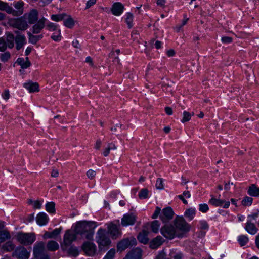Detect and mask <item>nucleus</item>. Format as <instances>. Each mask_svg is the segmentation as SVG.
I'll use <instances>...</instances> for the list:
<instances>
[{
  "label": "nucleus",
  "mask_w": 259,
  "mask_h": 259,
  "mask_svg": "<svg viewBox=\"0 0 259 259\" xmlns=\"http://www.w3.org/2000/svg\"><path fill=\"white\" fill-rule=\"evenodd\" d=\"M97 224L94 221H79L76 223L74 231L77 235H80L81 238L88 240H92L94 234V229Z\"/></svg>",
  "instance_id": "1"
},
{
  "label": "nucleus",
  "mask_w": 259,
  "mask_h": 259,
  "mask_svg": "<svg viewBox=\"0 0 259 259\" xmlns=\"http://www.w3.org/2000/svg\"><path fill=\"white\" fill-rule=\"evenodd\" d=\"M33 259H50L45 249V244L43 242L36 243L33 247Z\"/></svg>",
  "instance_id": "2"
},
{
  "label": "nucleus",
  "mask_w": 259,
  "mask_h": 259,
  "mask_svg": "<svg viewBox=\"0 0 259 259\" xmlns=\"http://www.w3.org/2000/svg\"><path fill=\"white\" fill-rule=\"evenodd\" d=\"M77 235L75 231L73 232L71 230H67L65 231L63 236V241L60 243L61 248L63 251L66 250L71 245L72 242L76 240Z\"/></svg>",
  "instance_id": "3"
},
{
  "label": "nucleus",
  "mask_w": 259,
  "mask_h": 259,
  "mask_svg": "<svg viewBox=\"0 0 259 259\" xmlns=\"http://www.w3.org/2000/svg\"><path fill=\"white\" fill-rule=\"evenodd\" d=\"M96 242L98 244L99 248L107 246L110 245L111 241L107 234L105 229L100 228L97 231L96 236Z\"/></svg>",
  "instance_id": "4"
},
{
  "label": "nucleus",
  "mask_w": 259,
  "mask_h": 259,
  "mask_svg": "<svg viewBox=\"0 0 259 259\" xmlns=\"http://www.w3.org/2000/svg\"><path fill=\"white\" fill-rule=\"evenodd\" d=\"M8 24L10 26L21 31H25L29 27L28 23L26 19L24 18V15L18 18L9 19Z\"/></svg>",
  "instance_id": "5"
},
{
  "label": "nucleus",
  "mask_w": 259,
  "mask_h": 259,
  "mask_svg": "<svg viewBox=\"0 0 259 259\" xmlns=\"http://www.w3.org/2000/svg\"><path fill=\"white\" fill-rule=\"evenodd\" d=\"M161 234L166 238L173 239L175 236L182 237V234L177 231L174 226L165 225L161 228Z\"/></svg>",
  "instance_id": "6"
},
{
  "label": "nucleus",
  "mask_w": 259,
  "mask_h": 259,
  "mask_svg": "<svg viewBox=\"0 0 259 259\" xmlns=\"http://www.w3.org/2000/svg\"><path fill=\"white\" fill-rule=\"evenodd\" d=\"M174 224L177 231L182 234V237L184 233L187 232L190 230V226L182 217H177L174 220Z\"/></svg>",
  "instance_id": "7"
},
{
  "label": "nucleus",
  "mask_w": 259,
  "mask_h": 259,
  "mask_svg": "<svg viewBox=\"0 0 259 259\" xmlns=\"http://www.w3.org/2000/svg\"><path fill=\"white\" fill-rule=\"evenodd\" d=\"M17 238L21 244L25 245L32 244L35 240L34 235L30 233H19Z\"/></svg>",
  "instance_id": "8"
},
{
  "label": "nucleus",
  "mask_w": 259,
  "mask_h": 259,
  "mask_svg": "<svg viewBox=\"0 0 259 259\" xmlns=\"http://www.w3.org/2000/svg\"><path fill=\"white\" fill-rule=\"evenodd\" d=\"M39 12L36 9H32L28 12L26 13L24 15V18L27 20L28 24H34L38 20Z\"/></svg>",
  "instance_id": "9"
},
{
  "label": "nucleus",
  "mask_w": 259,
  "mask_h": 259,
  "mask_svg": "<svg viewBox=\"0 0 259 259\" xmlns=\"http://www.w3.org/2000/svg\"><path fill=\"white\" fill-rule=\"evenodd\" d=\"M47 22V19L42 17L40 19L36 21L31 28V31L33 34L40 33L43 29L45 27Z\"/></svg>",
  "instance_id": "10"
},
{
  "label": "nucleus",
  "mask_w": 259,
  "mask_h": 259,
  "mask_svg": "<svg viewBox=\"0 0 259 259\" xmlns=\"http://www.w3.org/2000/svg\"><path fill=\"white\" fill-rule=\"evenodd\" d=\"M30 255V252L23 246H19L16 248L12 253V256L18 259H28Z\"/></svg>",
  "instance_id": "11"
},
{
  "label": "nucleus",
  "mask_w": 259,
  "mask_h": 259,
  "mask_svg": "<svg viewBox=\"0 0 259 259\" xmlns=\"http://www.w3.org/2000/svg\"><path fill=\"white\" fill-rule=\"evenodd\" d=\"M81 248L86 255L93 256L96 251V246L94 243L90 241L84 242L81 246Z\"/></svg>",
  "instance_id": "12"
},
{
  "label": "nucleus",
  "mask_w": 259,
  "mask_h": 259,
  "mask_svg": "<svg viewBox=\"0 0 259 259\" xmlns=\"http://www.w3.org/2000/svg\"><path fill=\"white\" fill-rule=\"evenodd\" d=\"M174 212L170 207L164 208L160 214V218L163 223L169 222L173 218Z\"/></svg>",
  "instance_id": "13"
},
{
  "label": "nucleus",
  "mask_w": 259,
  "mask_h": 259,
  "mask_svg": "<svg viewBox=\"0 0 259 259\" xmlns=\"http://www.w3.org/2000/svg\"><path fill=\"white\" fill-rule=\"evenodd\" d=\"M120 225H116L112 222L109 223L108 225V232L111 235L113 239H116L121 236V232L120 231Z\"/></svg>",
  "instance_id": "14"
},
{
  "label": "nucleus",
  "mask_w": 259,
  "mask_h": 259,
  "mask_svg": "<svg viewBox=\"0 0 259 259\" xmlns=\"http://www.w3.org/2000/svg\"><path fill=\"white\" fill-rule=\"evenodd\" d=\"M16 36H15V42L16 43V49L20 50L22 49L26 43V39L25 36L18 31H15Z\"/></svg>",
  "instance_id": "15"
},
{
  "label": "nucleus",
  "mask_w": 259,
  "mask_h": 259,
  "mask_svg": "<svg viewBox=\"0 0 259 259\" xmlns=\"http://www.w3.org/2000/svg\"><path fill=\"white\" fill-rule=\"evenodd\" d=\"M136 221V217L133 213H127L123 215L121 219V225L123 226L133 225Z\"/></svg>",
  "instance_id": "16"
},
{
  "label": "nucleus",
  "mask_w": 259,
  "mask_h": 259,
  "mask_svg": "<svg viewBox=\"0 0 259 259\" xmlns=\"http://www.w3.org/2000/svg\"><path fill=\"white\" fill-rule=\"evenodd\" d=\"M5 225L3 222H0V243L4 242L11 238L9 231L6 229L3 230Z\"/></svg>",
  "instance_id": "17"
},
{
  "label": "nucleus",
  "mask_w": 259,
  "mask_h": 259,
  "mask_svg": "<svg viewBox=\"0 0 259 259\" xmlns=\"http://www.w3.org/2000/svg\"><path fill=\"white\" fill-rule=\"evenodd\" d=\"M124 9V6L121 3L116 2L113 4L111 11L114 15L118 16L122 13Z\"/></svg>",
  "instance_id": "18"
},
{
  "label": "nucleus",
  "mask_w": 259,
  "mask_h": 259,
  "mask_svg": "<svg viewBox=\"0 0 259 259\" xmlns=\"http://www.w3.org/2000/svg\"><path fill=\"white\" fill-rule=\"evenodd\" d=\"M135 242H136L135 239L131 240H130L128 238L124 239L117 244V249L118 250L122 251L132 245V242L134 243Z\"/></svg>",
  "instance_id": "19"
},
{
  "label": "nucleus",
  "mask_w": 259,
  "mask_h": 259,
  "mask_svg": "<svg viewBox=\"0 0 259 259\" xmlns=\"http://www.w3.org/2000/svg\"><path fill=\"white\" fill-rule=\"evenodd\" d=\"M141 249L136 248L130 251L123 259H141Z\"/></svg>",
  "instance_id": "20"
},
{
  "label": "nucleus",
  "mask_w": 259,
  "mask_h": 259,
  "mask_svg": "<svg viewBox=\"0 0 259 259\" xmlns=\"http://www.w3.org/2000/svg\"><path fill=\"white\" fill-rule=\"evenodd\" d=\"M209 203L216 207L221 206L223 203H224V205L223 206L224 208H228L230 206L229 201H225L224 200L217 199L214 197H212V198L209 200Z\"/></svg>",
  "instance_id": "21"
},
{
  "label": "nucleus",
  "mask_w": 259,
  "mask_h": 259,
  "mask_svg": "<svg viewBox=\"0 0 259 259\" xmlns=\"http://www.w3.org/2000/svg\"><path fill=\"white\" fill-rule=\"evenodd\" d=\"M0 10L6 11L8 14H12L14 16L17 15V12L10 6L9 4L0 0Z\"/></svg>",
  "instance_id": "22"
},
{
  "label": "nucleus",
  "mask_w": 259,
  "mask_h": 259,
  "mask_svg": "<svg viewBox=\"0 0 259 259\" xmlns=\"http://www.w3.org/2000/svg\"><path fill=\"white\" fill-rule=\"evenodd\" d=\"M163 241V238L160 236H158L150 241L149 246L151 249H156L160 246Z\"/></svg>",
  "instance_id": "23"
},
{
  "label": "nucleus",
  "mask_w": 259,
  "mask_h": 259,
  "mask_svg": "<svg viewBox=\"0 0 259 259\" xmlns=\"http://www.w3.org/2000/svg\"><path fill=\"white\" fill-rule=\"evenodd\" d=\"M36 222L39 225H46L49 220L48 216L44 212L39 213L36 218Z\"/></svg>",
  "instance_id": "24"
},
{
  "label": "nucleus",
  "mask_w": 259,
  "mask_h": 259,
  "mask_svg": "<svg viewBox=\"0 0 259 259\" xmlns=\"http://www.w3.org/2000/svg\"><path fill=\"white\" fill-rule=\"evenodd\" d=\"M62 230L61 228L54 229L52 232L46 231L43 235V238L45 239L49 238H55L58 235Z\"/></svg>",
  "instance_id": "25"
},
{
  "label": "nucleus",
  "mask_w": 259,
  "mask_h": 259,
  "mask_svg": "<svg viewBox=\"0 0 259 259\" xmlns=\"http://www.w3.org/2000/svg\"><path fill=\"white\" fill-rule=\"evenodd\" d=\"M24 87L27 89L30 93L38 92L39 84L37 82H29L24 84Z\"/></svg>",
  "instance_id": "26"
},
{
  "label": "nucleus",
  "mask_w": 259,
  "mask_h": 259,
  "mask_svg": "<svg viewBox=\"0 0 259 259\" xmlns=\"http://www.w3.org/2000/svg\"><path fill=\"white\" fill-rule=\"evenodd\" d=\"M6 38L5 39L8 47L10 49H12L14 47V41L15 40V37L14 34L11 32H7L6 33Z\"/></svg>",
  "instance_id": "27"
},
{
  "label": "nucleus",
  "mask_w": 259,
  "mask_h": 259,
  "mask_svg": "<svg viewBox=\"0 0 259 259\" xmlns=\"http://www.w3.org/2000/svg\"><path fill=\"white\" fill-rule=\"evenodd\" d=\"M245 228L248 233L252 235L256 234L258 230L255 225L250 221H247L246 224Z\"/></svg>",
  "instance_id": "28"
},
{
  "label": "nucleus",
  "mask_w": 259,
  "mask_h": 259,
  "mask_svg": "<svg viewBox=\"0 0 259 259\" xmlns=\"http://www.w3.org/2000/svg\"><path fill=\"white\" fill-rule=\"evenodd\" d=\"M149 232L145 230H143L141 232H140L138 236V240L144 244H146L149 240L148 238V234Z\"/></svg>",
  "instance_id": "29"
},
{
  "label": "nucleus",
  "mask_w": 259,
  "mask_h": 259,
  "mask_svg": "<svg viewBox=\"0 0 259 259\" xmlns=\"http://www.w3.org/2000/svg\"><path fill=\"white\" fill-rule=\"evenodd\" d=\"M29 42L32 44H36L39 40L42 39L43 35L42 34L39 35H34L32 32H28L27 33Z\"/></svg>",
  "instance_id": "30"
},
{
  "label": "nucleus",
  "mask_w": 259,
  "mask_h": 259,
  "mask_svg": "<svg viewBox=\"0 0 259 259\" xmlns=\"http://www.w3.org/2000/svg\"><path fill=\"white\" fill-rule=\"evenodd\" d=\"M247 193L251 196H259V188H257L255 184H252L249 187Z\"/></svg>",
  "instance_id": "31"
},
{
  "label": "nucleus",
  "mask_w": 259,
  "mask_h": 259,
  "mask_svg": "<svg viewBox=\"0 0 259 259\" xmlns=\"http://www.w3.org/2000/svg\"><path fill=\"white\" fill-rule=\"evenodd\" d=\"M63 24L65 27L71 29L74 26L75 22L70 15L67 14V16H66L63 21Z\"/></svg>",
  "instance_id": "32"
},
{
  "label": "nucleus",
  "mask_w": 259,
  "mask_h": 259,
  "mask_svg": "<svg viewBox=\"0 0 259 259\" xmlns=\"http://www.w3.org/2000/svg\"><path fill=\"white\" fill-rule=\"evenodd\" d=\"M15 247V245L12 241H8L4 244L2 247L1 250L7 252H11L13 251Z\"/></svg>",
  "instance_id": "33"
},
{
  "label": "nucleus",
  "mask_w": 259,
  "mask_h": 259,
  "mask_svg": "<svg viewBox=\"0 0 259 259\" xmlns=\"http://www.w3.org/2000/svg\"><path fill=\"white\" fill-rule=\"evenodd\" d=\"M64 251H66L68 255L74 257L77 256L79 254L77 248L73 245H70L66 250H65Z\"/></svg>",
  "instance_id": "34"
},
{
  "label": "nucleus",
  "mask_w": 259,
  "mask_h": 259,
  "mask_svg": "<svg viewBox=\"0 0 259 259\" xmlns=\"http://www.w3.org/2000/svg\"><path fill=\"white\" fill-rule=\"evenodd\" d=\"M16 63L20 65L22 69L27 68L31 65L30 61H25L23 58H18Z\"/></svg>",
  "instance_id": "35"
},
{
  "label": "nucleus",
  "mask_w": 259,
  "mask_h": 259,
  "mask_svg": "<svg viewBox=\"0 0 259 259\" xmlns=\"http://www.w3.org/2000/svg\"><path fill=\"white\" fill-rule=\"evenodd\" d=\"M47 248L49 251H54L59 248V244L55 241H49L47 244Z\"/></svg>",
  "instance_id": "36"
},
{
  "label": "nucleus",
  "mask_w": 259,
  "mask_h": 259,
  "mask_svg": "<svg viewBox=\"0 0 259 259\" xmlns=\"http://www.w3.org/2000/svg\"><path fill=\"white\" fill-rule=\"evenodd\" d=\"M117 149L116 145L113 143H110L107 145L103 152L104 156L107 157L109 155L111 150H115Z\"/></svg>",
  "instance_id": "37"
},
{
  "label": "nucleus",
  "mask_w": 259,
  "mask_h": 259,
  "mask_svg": "<svg viewBox=\"0 0 259 259\" xmlns=\"http://www.w3.org/2000/svg\"><path fill=\"white\" fill-rule=\"evenodd\" d=\"M196 214L195 209L190 208L187 209L184 213V216L187 218L188 220H192L194 219Z\"/></svg>",
  "instance_id": "38"
},
{
  "label": "nucleus",
  "mask_w": 259,
  "mask_h": 259,
  "mask_svg": "<svg viewBox=\"0 0 259 259\" xmlns=\"http://www.w3.org/2000/svg\"><path fill=\"white\" fill-rule=\"evenodd\" d=\"M66 16H67V14L66 13H61L58 14H53L51 16V19L52 20L55 22H59L62 20H64Z\"/></svg>",
  "instance_id": "39"
},
{
  "label": "nucleus",
  "mask_w": 259,
  "mask_h": 259,
  "mask_svg": "<svg viewBox=\"0 0 259 259\" xmlns=\"http://www.w3.org/2000/svg\"><path fill=\"white\" fill-rule=\"evenodd\" d=\"M55 204L54 202H48L46 204V210L49 213H54L55 212Z\"/></svg>",
  "instance_id": "40"
},
{
  "label": "nucleus",
  "mask_w": 259,
  "mask_h": 259,
  "mask_svg": "<svg viewBox=\"0 0 259 259\" xmlns=\"http://www.w3.org/2000/svg\"><path fill=\"white\" fill-rule=\"evenodd\" d=\"M194 115V113H192L191 114L190 112L185 111L183 113V118L181 120L182 123H185L186 122L189 121L190 120L191 117Z\"/></svg>",
  "instance_id": "41"
},
{
  "label": "nucleus",
  "mask_w": 259,
  "mask_h": 259,
  "mask_svg": "<svg viewBox=\"0 0 259 259\" xmlns=\"http://www.w3.org/2000/svg\"><path fill=\"white\" fill-rule=\"evenodd\" d=\"M133 15L131 13H127L126 14V17L125 19V22L128 25L129 28H131L133 27Z\"/></svg>",
  "instance_id": "42"
},
{
  "label": "nucleus",
  "mask_w": 259,
  "mask_h": 259,
  "mask_svg": "<svg viewBox=\"0 0 259 259\" xmlns=\"http://www.w3.org/2000/svg\"><path fill=\"white\" fill-rule=\"evenodd\" d=\"M253 201L252 198L249 196H245L241 201V204L243 206H250Z\"/></svg>",
  "instance_id": "43"
},
{
  "label": "nucleus",
  "mask_w": 259,
  "mask_h": 259,
  "mask_svg": "<svg viewBox=\"0 0 259 259\" xmlns=\"http://www.w3.org/2000/svg\"><path fill=\"white\" fill-rule=\"evenodd\" d=\"M160 226V223L158 221L155 220L151 222V228L152 231L154 233H157Z\"/></svg>",
  "instance_id": "44"
},
{
  "label": "nucleus",
  "mask_w": 259,
  "mask_h": 259,
  "mask_svg": "<svg viewBox=\"0 0 259 259\" xmlns=\"http://www.w3.org/2000/svg\"><path fill=\"white\" fill-rule=\"evenodd\" d=\"M148 190L146 188L142 189L138 194L140 199H146L148 197Z\"/></svg>",
  "instance_id": "45"
},
{
  "label": "nucleus",
  "mask_w": 259,
  "mask_h": 259,
  "mask_svg": "<svg viewBox=\"0 0 259 259\" xmlns=\"http://www.w3.org/2000/svg\"><path fill=\"white\" fill-rule=\"evenodd\" d=\"M51 38L55 41H60L61 39V30L58 29L56 33L52 34Z\"/></svg>",
  "instance_id": "46"
},
{
  "label": "nucleus",
  "mask_w": 259,
  "mask_h": 259,
  "mask_svg": "<svg viewBox=\"0 0 259 259\" xmlns=\"http://www.w3.org/2000/svg\"><path fill=\"white\" fill-rule=\"evenodd\" d=\"M155 187L157 189L162 190L164 189L163 180L161 178L156 179Z\"/></svg>",
  "instance_id": "47"
},
{
  "label": "nucleus",
  "mask_w": 259,
  "mask_h": 259,
  "mask_svg": "<svg viewBox=\"0 0 259 259\" xmlns=\"http://www.w3.org/2000/svg\"><path fill=\"white\" fill-rule=\"evenodd\" d=\"M45 26L49 31L57 30V25L53 22H49L47 23Z\"/></svg>",
  "instance_id": "48"
},
{
  "label": "nucleus",
  "mask_w": 259,
  "mask_h": 259,
  "mask_svg": "<svg viewBox=\"0 0 259 259\" xmlns=\"http://www.w3.org/2000/svg\"><path fill=\"white\" fill-rule=\"evenodd\" d=\"M11 57V54L9 52H6L1 54L0 58L2 62H7Z\"/></svg>",
  "instance_id": "49"
},
{
  "label": "nucleus",
  "mask_w": 259,
  "mask_h": 259,
  "mask_svg": "<svg viewBox=\"0 0 259 259\" xmlns=\"http://www.w3.org/2000/svg\"><path fill=\"white\" fill-rule=\"evenodd\" d=\"M8 47L5 39L3 37L0 38V51L4 52Z\"/></svg>",
  "instance_id": "50"
},
{
  "label": "nucleus",
  "mask_w": 259,
  "mask_h": 259,
  "mask_svg": "<svg viewBox=\"0 0 259 259\" xmlns=\"http://www.w3.org/2000/svg\"><path fill=\"white\" fill-rule=\"evenodd\" d=\"M248 241V237L245 235L240 236L238 239V241L241 246L245 245Z\"/></svg>",
  "instance_id": "51"
},
{
  "label": "nucleus",
  "mask_w": 259,
  "mask_h": 259,
  "mask_svg": "<svg viewBox=\"0 0 259 259\" xmlns=\"http://www.w3.org/2000/svg\"><path fill=\"white\" fill-rule=\"evenodd\" d=\"M96 174V171L92 169H89L87 172V176L91 180L94 179Z\"/></svg>",
  "instance_id": "52"
},
{
  "label": "nucleus",
  "mask_w": 259,
  "mask_h": 259,
  "mask_svg": "<svg viewBox=\"0 0 259 259\" xmlns=\"http://www.w3.org/2000/svg\"><path fill=\"white\" fill-rule=\"evenodd\" d=\"M23 5H24V3L22 1L17 2L14 5V7L16 9H17L18 10H19V15H21L23 13V12L22 11H20V10L23 8Z\"/></svg>",
  "instance_id": "53"
},
{
  "label": "nucleus",
  "mask_w": 259,
  "mask_h": 259,
  "mask_svg": "<svg viewBox=\"0 0 259 259\" xmlns=\"http://www.w3.org/2000/svg\"><path fill=\"white\" fill-rule=\"evenodd\" d=\"M115 253L114 249L110 250L103 259H113Z\"/></svg>",
  "instance_id": "54"
},
{
  "label": "nucleus",
  "mask_w": 259,
  "mask_h": 259,
  "mask_svg": "<svg viewBox=\"0 0 259 259\" xmlns=\"http://www.w3.org/2000/svg\"><path fill=\"white\" fill-rule=\"evenodd\" d=\"M199 211L205 213L209 210L208 206L207 204H201L199 205Z\"/></svg>",
  "instance_id": "55"
},
{
  "label": "nucleus",
  "mask_w": 259,
  "mask_h": 259,
  "mask_svg": "<svg viewBox=\"0 0 259 259\" xmlns=\"http://www.w3.org/2000/svg\"><path fill=\"white\" fill-rule=\"evenodd\" d=\"M4 99L8 100L10 97L9 91L8 90H5L4 93L2 95Z\"/></svg>",
  "instance_id": "56"
},
{
  "label": "nucleus",
  "mask_w": 259,
  "mask_h": 259,
  "mask_svg": "<svg viewBox=\"0 0 259 259\" xmlns=\"http://www.w3.org/2000/svg\"><path fill=\"white\" fill-rule=\"evenodd\" d=\"M41 207V203L39 200L34 201L33 204L34 209H40Z\"/></svg>",
  "instance_id": "57"
},
{
  "label": "nucleus",
  "mask_w": 259,
  "mask_h": 259,
  "mask_svg": "<svg viewBox=\"0 0 259 259\" xmlns=\"http://www.w3.org/2000/svg\"><path fill=\"white\" fill-rule=\"evenodd\" d=\"M85 62L89 63L92 67H95L93 60L90 56H88L85 58Z\"/></svg>",
  "instance_id": "58"
},
{
  "label": "nucleus",
  "mask_w": 259,
  "mask_h": 259,
  "mask_svg": "<svg viewBox=\"0 0 259 259\" xmlns=\"http://www.w3.org/2000/svg\"><path fill=\"white\" fill-rule=\"evenodd\" d=\"M155 259H168L166 257V254L163 251H160L156 256Z\"/></svg>",
  "instance_id": "59"
},
{
  "label": "nucleus",
  "mask_w": 259,
  "mask_h": 259,
  "mask_svg": "<svg viewBox=\"0 0 259 259\" xmlns=\"http://www.w3.org/2000/svg\"><path fill=\"white\" fill-rule=\"evenodd\" d=\"M97 0H89L86 3L85 9H88L96 4Z\"/></svg>",
  "instance_id": "60"
},
{
  "label": "nucleus",
  "mask_w": 259,
  "mask_h": 259,
  "mask_svg": "<svg viewBox=\"0 0 259 259\" xmlns=\"http://www.w3.org/2000/svg\"><path fill=\"white\" fill-rule=\"evenodd\" d=\"M161 209L159 207H156V209L152 216V219L156 218L160 213Z\"/></svg>",
  "instance_id": "61"
},
{
  "label": "nucleus",
  "mask_w": 259,
  "mask_h": 259,
  "mask_svg": "<svg viewBox=\"0 0 259 259\" xmlns=\"http://www.w3.org/2000/svg\"><path fill=\"white\" fill-rule=\"evenodd\" d=\"M221 39L224 43H231L232 41V38L228 36L222 37Z\"/></svg>",
  "instance_id": "62"
},
{
  "label": "nucleus",
  "mask_w": 259,
  "mask_h": 259,
  "mask_svg": "<svg viewBox=\"0 0 259 259\" xmlns=\"http://www.w3.org/2000/svg\"><path fill=\"white\" fill-rule=\"evenodd\" d=\"M102 144V141L100 139L97 140L95 145V148L97 150H100V148L101 147Z\"/></svg>",
  "instance_id": "63"
},
{
  "label": "nucleus",
  "mask_w": 259,
  "mask_h": 259,
  "mask_svg": "<svg viewBox=\"0 0 259 259\" xmlns=\"http://www.w3.org/2000/svg\"><path fill=\"white\" fill-rule=\"evenodd\" d=\"M52 0H40L39 1V5L41 7H44L46 5L50 4Z\"/></svg>",
  "instance_id": "64"
}]
</instances>
